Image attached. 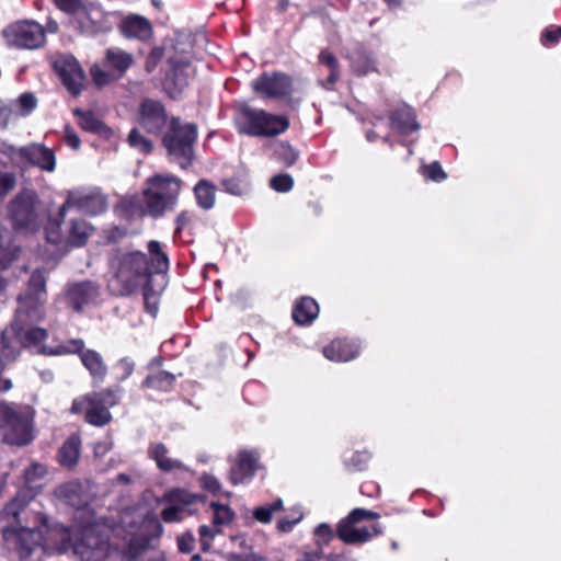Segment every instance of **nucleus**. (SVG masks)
I'll return each instance as SVG.
<instances>
[{"label": "nucleus", "mask_w": 561, "mask_h": 561, "mask_svg": "<svg viewBox=\"0 0 561 561\" xmlns=\"http://www.w3.org/2000/svg\"><path fill=\"white\" fill-rule=\"evenodd\" d=\"M147 251L148 253L139 250L125 251L121 248L111 251L107 259L110 277L106 287L112 296H131L150 282L153 275L168 273L170 260L163 244L150 240Z\"/></svg>", "instance_id": "nucleus-1"}, {"label": "nucleus", "mask_w": 561, "mask_h": 561, "mask_svg": "<svg viewBox=\"0 0 561 561\" xmlns=\"http://www.w3.org/2000/svg\"><path fill=\"white\" fill-rule=\"evenodd\" d=\"M55 496L76 508L75 520L79 523L81 538L73 545V551L82 561H104L108 553L107 540L95 533L94 513L89 508L87 495L79 480L58 485Z\"/></svg>", "instance_id": "nucleus-2"}, {"label": "nucleus", "mask_w": 561, "mask_h": 561, "mask_svg": "<svg viewBox=\"0 0 561 561\" xmlns=\"http://www.w3.org/2000/svg\"><path fill=\"white\" fill-rule=\"evenodd\" d=\"M233 122L238 134L264 138L284 134L290 125L287 116L255 108L244 102L236 106Z\"/></svg>", "instance_id": "nucleus-3"}, {"label": "nucleus", "mask_w": 561, "mask_h": 561, "mask_svg": "<svg viewBox=\"0 0 561 561\" xmlns=\"http://www.w3.org/2000/svg\"><path fill=\"white\" fill-rule=\"evenodd\" d=\"M34 497L35 493L33 489L25 486L19 491L13 501L9 503L3 511V514L12 516L19 524V527L5 529L3 537L8 542L14 545L21 559L30 558L35 547L34 530L21 525L28 519L26 508Z\"/></svg>", "instance_id": "nucleus-4"}, {"label": "nucleus", "mask_w": 561, "mask_h": 561, "mask_svg": "<svg viewBox=\"0 0 561 561\" xmlns=\"http://www.w3.org/2000/svg\"><path fill=\"white\" fill-rule=\"evenodd\" d=\"M183 181L173 174H153L146 180L141 195L147 204L149 217L158 219L174 210Z\"/></svg>", "instance_id": "nucleus-5"}, {"label": "nucleus", "mask_w": 561, "mask_h": 561, "mask_svg": "<svg viewBox=\"0 0 561 561\" xmlns=\"http://www.w3.org/2000/svg\"><path fill=\"white\" fill-rule=\"evenodd\" d=\"M121 392L119 386L92 391L76 398L70 410L76 414L84 412V420L91 425L104 426L112 420L110 409L118 404Z\"/></svg>", "instance_id": "nucleus-6"}, {"label": "nucleus", "mask_w": 561, "mask_h": 561, "mask_svg": "<svg viewBox=\"0 0 561 561\" xmlns=\"http://www.w3.org/2000/svg\"><path fill=\"white\" fill-rule=\"evenodd\" d=\"M66 216H60V208L49 215L44 226V236L48 243L60 248H82L88 243L94 228L82 218L71 219L67 232L62 230Z\"/></svg>", "instance_id": "nucleus-7"}, {"label": "nucleus", "mask_w": 561, "mask_h": 561, "mask_svg": "<svg viewBox=\"0 0 561 561\" xmlns=\"http://www.w3.org/2000/svg\"><path fill=\"white\" fill-rule=\"evenodd\" d=\"M380 514L365 508H354L342 518L335 529L336 537L345 545L358 546L382 534L380 524L363 525L366 520H378Z\"/></svg>", "instance_id": "nucleus-8"}, {"label": "nucleus", "mask_w": 561, "mask_h": 561, "mask_svg": "<svg viewBox=\"0 0 561 561\" xmlns=\"http://www.w3.org/2000/svg\"><path fill=\"white\" fill-rule=\"evenodd\" d=\"M197 139L195 124H181L172 118L169 130L162 138V145L182 169L188 168L194 160V144Z\"/></svg>", "instance_id": "nucleus-9"}, {"label": "nucleus", "mask_w": 561, "mask_h": 561, "mask_svg": "<svg viewBox=\"0 0 561 561\" xmlns=\"http://www.w3.org/2000/svg\"><path fill=\"white\" fill-rule=\"evenodd\" d=\"M162 501L168 505L161 511V519L164 523H178L195 512L193 506L203 502V496L176 488L165 492Z\"/></svg>", "instance_id": "nucleus-10"}, {"label": "nucleus", "mask_w": 561, "mask_h": 561, "mask_svg": "<svg viewBox=\"0 0 561 561\" xmlns=\"http://www.w3.org/2000/svg\"><path fill=\"white\" fill-rule=\"evenodd\" d=\"M60 208V216H66L70 208H76L84 214L96 216L107 208V197L100 190H72L68 191L66 201Z\"/></svg>", "instance_id": "nucleus-11"}, {"label": "nucleus", "mask_w": 561, "mask_h": 561, "mask_svg": "<svg viewBox=\"0 0 561 561\" xmlns=\"http://www.w3.org/2000/svg\"><path fill=\"white\" fill-rule=\"evenodd\" d=\"M255 93L264 99L285 100L294 92L293 78L284 72H263L253 82Z\"/></svg>", "instance_id": "nucleus-12"}, {"label": "nucleus", "mask_w": 561, "mask_h": 561, "mask_svg": "<svg viewBox=\"0 0 561 561\" xmlns=\"http://www.w3.org/2000/svg\"><path fill=\"white\" fill-rule=\"evenodd\" d=\"M51 67L66 90L72 96L80 95L87 78L78 60L71 55H58L51 60Z\"/></svg>", "instance_id": "nucleus-13"}, {"label": "nucleus", "mask_w": 561, "mask_h": 561, "mask_svg": "<svg viewBox=\"0 0 561 561\" xmlns=\"http://www.w3.org/2000/svg\"><path fill=\"white\" fill-rule=\"evenodd\" d=\"M190 66L191 62L187 59L179 57L168 59L162 87L170 98H179L188 85L187 69Z\"/></svg>", "instance_id": "nucleus-14"}, {"label": "nucleus", "mask_w": 561, "mask_h": 561, "mask_svg": "<svg viewBox=\"0 0 561 561\" xmlns=\"http://www.w3.org/2000/svg\"><path fill=\"white\" fill-rule=\"evenodd\" d=\"M168 115L161 101L145 99L138 110V124L148 134L159 135L167 126Z\"/></svg>", "instance_id": "nucleus-15"}, {"label": "nucleus", "mask_w": 561, "mask_h": 561, "mask_svg": "<svg viewBox=\"0 0 561 561\" xmlns=\"http://www.w3.org/2000/svg\"><path fill=\"white\" fill-rule=\"evenodd\" d=\"M99 297L100 286L92 280L70 284L66 291V301L76 312H81L85 306L96 302Z\"/></svg>", "instance_id": "nucleus-16"}, {"label": "nucleus", "mask_w": 561, "mask_h": 561, "mask_svg": "<svg viewBox=\"0 0 561 561\" xmlns=\"http://www.w3.org/2000/svg\"><path fill=\"white\" fill-rule=\"evenodd\" d=\"M117 30L123 37L142 43L150 41L153 36L150 20L134 13L124 15L117 23Z\"/></svg>", "instance_id": "nucleus-17"}, {"label": "nucleus", "mask_w": 561, "mask_h": 561, "mask_svg": "<svg viewBox=\"0 0 561 561\" xmlns=\"http://www.w3.org/2000/svg\"><path fill=\"white\" fill-rule=\"evenodd\" d=\"M2 36L11 47L33 49L35 47V23L23 20L8 25Z\"/></svg>", "instance_id": "nucleus-18"}, {"label": "nucleus", "mask_w": 561, "mask_h": 561, "mask_svg": "<svg viewBox=\"0 0 561 561\" xmlns=\"http://www.w3.org/2000/svg\"><path fill=\"white\" fill-rule=\"evenodd\" d=\"M360 348V343L357 339L343 336L335 337L323 346L322 354L329 360L345 363L358 357Z\"/></svg>", "instance_id": "nucleus-19"}, {"label": "nucleus", "mask_w": 561, "mask_h": 561, "mask_svg": "<svg viewBox=\"0 0 561 561\" xmlns=\"http://www.w3.org/2000/svg\"><path fill=\"white\" fill-rule=\"evenodd\" d=\"M32 192L21 193L9 204V216L15 229L28 227L35 218Z\"/></svg>", "instance_id": "nucleus-20"}, {"label": "nucleus", "mask_w": 561, "mask_h": 561, "mask_svg": "<svg viewBox=\"0 0 561 561\" xmlns=\"http://www.w3.org/2000/svg\"><path fill=\"white\" fill-rule=\"evenodd\" d=\"M347 59L353 73L358 77L378 72L374 51L364 43H356L347 54Z\"/></svg>", "instance_id": "nucleus-21"}, {"label": "nucleus", "mask_w": 561, "mask_h": 561, "mask_svg": "<svg viewBox=\"0 0 561 561\" xmlns=\"http://www.w3.org/2000/svg\"><path fill=\"white\" fill-rule=\"evenodd\" d=\"M259 468V457L255 453L249 450L240 451L230 471L232 484H240L251 480Z\"/></svg>", "instance_id": "nucleus-22"}, {"label": "nucleus", "mask_w": 561, "mask_h": 561, "mask_svg": "<svg viewBox=\"0 0 561 561\" xmlns=\"http://www.w3.org/2000/svg\"><path fill=\"white\" fill-rule=\"evenodd\" d=\"M114 213L118 218L127 221L149 216L144 197L136 194L122 197L114 206Z\"/></svg>", "instance_id": "nucleus-23"}, {"label": "nucleus", "mask_w": 561, "mask_h": 561, "mask_svg": "<svg viewBox=\"0 0 561 561\" xmlns=\"http://www.w3.org/2000/svg\"><path fill=\"white\" fill-rule=\"evenodd\" d=\"M72 114L78 118L79 127L88 133L95 134L105 140L114 136V131L90 110L75 108Z\"/></svg>", "instance_id": "nucleus-24"}, {"label": "nucleus", "mask_w": 561, "mask_h": 561, "mask_svg": "<svg viewBox=\"0 0 561 561\" xmlns=\"http://www.w3.org/2000/svg\"><path fill=\"white\" fill-rule=\"evenodd\" d=\"M133 64V55L118 47L107 48L103 58V67L111 70L118 80L126 75Z\"/></svg>", "instance_id": "nucleus-25"}, {"label": "nucleus", "mask_w": 561, "mask_h": 561, "mask_svg": "<svg viewBox=\"0 0 561 561\" xmlns=\"http://www.w3.org/2000/svg\"><path fill=\"white\" fill-rule=\"evenodd\" d=\"M390 129L394 133L408 136L420 128L413 108L403 106L396 108L389 115Z\"/></svg>", "instance_id": "nucleus-26"}, {"label": "nucleus", "mask_w": 561, "mask_h": 561, "mask_svg": "<svg viewBox=\"0 0 561 561\" xmlns=\"http://www.w3.org/2000/svg\"><path fill=\"white\" fill-rule=\"evenodd\" d=\"M197 215L192 210H182L174 219L173 241L181 244H191L194 241Z\"/></svg>", "instance_id": "nucleus-27"}, {"label": "nucleus", "mask_w": 561, "mask_h": 561, "mask_svg": "<svg viewBox=\"0 0 561 561\" xmlns=\"http://www.w3.org/2000/svg\"><path fill=\"white\" fill-rule=\"evenodd\" d=\"M80 360L89 371L93 386L98 387L105 381L108 369L99 352L89 348L82 354Z\"/></svg>", "instance_id": "nucleus-28"}, {"label": "nucleus", "mask_w": 561, "mask_h": 561, "mask_svg": "<svg viewBox=\"0 0 561 561\" xmlns=\"http://www.w3.org/2000/svg\"><path fill=\"white\" fill-rule=\"evenodd\" d=\"M319 314V305L309 296H302L294 302L291 317L299 325H309Z\"/></svg>", "instance_id": "nucleus-29"}, {"label": "nucleus", "mask_w": 561, "mask_h": 561, "mask_svg": "<svg viewBox=\"0 0 561 561\" xmlns=\"http://www.w3.org/2000/svg\"><path fill=\"white\" fill-rule=\"evenodd\" d=\"M148 457L153 460L159 470L172 472L183 469V463L168 456L169 449L163 443H150L148 446Z\"/></svg>", "instance_id": "nucleus-30"}, {"label": "nucleus", "mask_w": 561, "mask_h": 561, "mask_svg": "<svg viewBox=\"0 0 561 561\" xmlns=\"http://www.w3.org/2000/svg\"><path fill=\"white\" fill-rule=\"evenodd\" d=\"M176 376L165 370H154L141 381V389L156 392H171L174 390Z\"/></svg>", "instance_id": "nucleus-31"}, {"label": "nucleus", "mask_w": 561, "mask_h": 561, "mask_svg": "<svg viewBox=\"0 0 561 561\" xmlns=\"http://www.w3.org/2000/svg\"><path fill=\"white\" fill-rule=\"evenodd\" d=\"M12 426L13 428H19L22 432L21 437L12 439V443L16 445H25L31 442L32 433L28 425L25 422H22L18 419L15 413L12 411L10 407L5 403H0V427L3 426Z\"/></svg>", "instance_id": "nucleus-32"}, {"label": "nucleus", "mask_w": 561, "mask_h": 561, "mask_svg": "<svg viewBox=\"0 0 561 561\" xmlns=\"http://www.w3.org/2000/svg\"><path fill=\"white\" fill-rule=\"evenodd\" d=\"M81 442L78 436L67 438L58 450V462L61 467L72 469L80 458Z\"/></svg>", "instance_id": "nucleus-33"}, {"label": "nucleus", "mask_w": 561, "mask_h": 561, "mask_svg": "<svg viewBox=\"0 0 561 561\" xmlns=\"http://www.w3.org/2000/svg\"><path fill=\"white\" fill-rule=\"evenodd\" d=\"M20 251L11 233L0 225V271L7 270L19 257Z\"/></svg>", "instance_id": "nucleus-34"}, {"label": "nucleus", "mask_w": 561, "mask_h": 561, "mask_svg": "<svg viewBox=\"0 0 561 561\" xmlns=\"http://www.w3.org/2000/svg\"><path fill=\"white\" fill-rule=\"evenodd\" d=\"M318 61L319 65L325 67L329 71V76L322 82V85L325 89L331 90L341 77L339 60L331 50L324 48L319 53Z\"/></svg>", "instance_id": "nucleus-35"}, {"label": "nucleus", "mask_w": 561, "mask_h": 561, "mask_svg": "<svg viewBox=\"0 0 561 561\" xmlns=\"http://www.w3.org/2000/svg\"><path fill=\"white\" fill-rule=\"evenodd\" d=\"M30 314L27 310L18 309L15 320L11 325V330L16 334L19 341L24 345H31L34 342V329L28 327L27 319Z\"/></svg>", "instance_id": "nucleus-36"}, {"label": "nucleus", "mask_w": 561, "mask_h": 561, "mask_svg": "<svg viewBox=\"0 0 561 561\" xmlns=\"http://www.w3.org/2000/svg\"><path fill=\"white\" fill-rule=\"evenodd\" d=\"M194 196L197 205L208 210L215 205V196H216V186L208 180L202 179L199 180L194 188Z\"/></svg>", "instance_id": "nucleus-37"}, {"label": "nucleus", "mask_w": 561, "mask_h": 561, "mask_svg": "<svg viewBox=\"0 0 561 561\" xmlns=\"http://www.w3.org/2000/svg\"><path fill=\"white\" fill-rule=\"evenodd\" d=\"M273 159L285 168L293 167L299 159V151L288 141H279L273 148Z\"/></svg>", "instance_id": "nucleus-38"}, {"label": "nucleus", "mask_w": 561, "mask_h": 561, "mask_svg": "<svg viewBox=\"0 0 561 561\" xmlns=\"http://www.w3.org/2000/svg\"><path fill=\"white\" fill-rule=\"evenodd\" d=\"M371 453L367 449L356 450L353 455L344 460L345 469L351 472H363L368 469V465L371 460Z\"/></svg>", "instance_id": "nucleus-39"}, {"label": "nucleus", "mask_w": 561, "mask_h": 561, "mask_svg": "<svg viewBox=\"0 0 561 561\" xmlns=\"http://www.w3.org/2000/svg\"><path fill=\"white\" fill-rule=\"evenodd\" d=\"M89 348H85L84 341L82 339H69L61 344L57 345L54 350L49 351L47 354L50 355H78L80 358L84 352Z\"/></svg>", "instance_id": "nucleus-40"}, {"label": "nucleus", "mask_w": 561, "mask_h": 561, "mask_svg": "<svg viewBox=\"0 0 561 561\" xmlns=\"http://www.w3.org/2000/svg\"><path fill=\"white\" fill-rule=\"evenodd\" d=\"M539 43L547 49L557 47L561 43V25L549 24L543 27L539 35Z\"/></svg>", "instance_id": "nucleus-41"}, {"label": "nucleus", "mask_w": 561, "mask_h": 561, "mask_svg": "<svg viewBox=\"0 0 561 561\" xmlns=\"http://www.w3.org/2000/svg\"><path fill=\"white\" fill-rule=\"evenodd\" d=\"M152 279L140 287L144 297L145 310L151 316H156L159 307L160 293L152 288Z\"/></svg>", "instance_id": "nucleus-42"}, {"label": "nucleus", "mask_w": 561, "mask_h": 561, "mask_svg": "<svg viewBox=\"0 0 561 561\" xmlns=\"http://www.w3.org/2000/svg\"><path fill=\"white\" fill-rule=\"evenodd\" d=\"M213 524L215 527L228 525L234 517L233 511L228 506L219 503H211Z\"/></svg>", "instance_id": "nucleus-43"}, {"label": "nucleus", "mask_w": 561, "mask_h": 561, "mask_svg": "<svg viewBox=\"0 0 561 561\" xmlns=\"http://www.w3.org/2000/svg\"><path fill=\"white\" fill-rule=\"evenodd\" d=\"M56 167V157L54 150L37 145V168L47 171L53 172Z\"/></svg>", "instance_id": "nucleus-44"}, {"label": "nucleus", "mask_w": 561, "mask_h": 561, "mask_svg": "<svg viewBox=\"0 0 561 561\" xmlns=\"http://www.w3.org/2000/svg\"><path fill=\"white\" fill-rule=\"evenodd\" d=\"M237 348L245 355V364H248L255 357L259 351V344L249 333H243L237 340Z\"/></svg>", "instance_id": "nucleus-45"}, {"label": "nucleus", "mask_w": 561, "mask_h": 561, "mask_svg": "<svg viewBox=\"0 0 561 561\" xmlns=\"http://www.w3.org/2000/svg\"><path fill=\"white\" fill-rule=\"evenodd\" d=\"M90 75L93 83L98 87H104L113 81L118 80L111 70H107L105 68L103 69L99 65H93L90 68Z\"/></svg>", "instance_id": "nucleus-46"}, {"label": "nucleus", "mask_w": 561, "mask_h": 561, "mask_svg": "<svg viewBox=\"0 0 561 561\" xmlns=\"http://www.w3.org/2000/svg\"><path fill=\"white\" fill-rule=\"evenodd\" d=\"M128 144L130 147L138 149L142 153L152 151V142L147 139L137 128H133L128 135Z\"/></svg>", "instance_id": "nucleus-47"}, {"label": "nucleus", "mask_w": 561, "mask_h": 561, "mask_svg": "<svg viewBox=\"0 0 561 561\" xmlns=\"http://www.w3.org/2000/svg\"><path fill=\"white\" fill-rule=\"evenodd\" d=\"M282 508V501L278 499L275 502L254 508L253 517L261 523H270L275 512Z\"/></svg>", "instance_id": "nucleus-48"}, {"label": "nucleus", "mask_w": 561, "mask_h": 561, "mask_svg": "<svg viewBox=\"0 0 561 561\" xmlns=\"http://www.w3.org/2000/svg\"><path fill=\"white\" fill-rule=\"evenodd\" d=\"M421 174L430 181L442 182L447 178L446 172L443 170L438 161H434L430 164H423L421 167Z\"/></svg>", "instance_id": "nucleus-49"}, {"label": "nucleus", "mask_w": 561, "mask_h": 561, "mask_svg": "<svg viewBox=\"0 0 561 561\" xmlns=\"http://www.w3.org/2000/svg\"><path fill=\"white\" fill-rule=\"evenodd\" d=\"M270 187L278 193H287L294 187V179L288 173H279L271 178Z\"/></svg>", "instance_id": "nucleus-50"}, {"label": "nucleus", "mask_w": 561, "mask_h": 561, "mask_svg": "<svg viewBox=\"0 0 561 561\" xmlns=\"http://www.w3.org/2000/svg\"><path fill=\"white\" fill-rule=\"evenodd\" d=\"M127 236V229L121 226H111L102 231V239L105 244H115Z\"/></svg>", "instance_id": "nucleus-51"}, {"label": "nucleus", "mask_w": 561, "mask_h": 561, "mask_svg": "<svg viewBox=\"0 0 561 561\" xmlns=\"http://www.w3.org/2000/svg\"><path fill=\"white\" fill-rule=\"evenodd\" d=\"M53 2L57 9L71 15L80 13L85 9L82 0H53Z\"/></svg>", "instance_id": "nucleus-52"}, {"label": "nucleus", "mask_w": 561, "mask_h": 561, "mask_svg": "<svg viewBox=\"0 0 561 561\" xmlns=\"http://www.w3.org/2000/svg\"><path fill=\"white\" fill-rule=\"evenodd\" d=\"M220 184L225 192L237 196H241L247 188L245 183L239 176L224 179Z\"/></svg>", "instance_id": "nucleus-53"}, {"label": "nucleus", "mask_w": 561, "mask_h": 561, "mask_svg": "<svg viewBox=\"0 0 561 561\" xmlns=\"http://www.w3.org/2000/svg\"><path fill=\"white\" fill-rule=\"evenodd\" d=\"M314 537L317 546L322 548L331 542L334 537V531L330 525L323 523L316 527Z\"/></svg>", "instance_id": "nucleus-54"}, {"label": "nucleus", "mask_w": 561, "mask_h": 561, "mask_svg": "<svg viewBox=\"0 0 561 561\" xmlns=\"http://www.w3.org/2000/svg\"><path fill=\"white\" fill-rule=\"evenodd\" d=\"M164 57V48L161 46H154L150 53L148 54L145 61V70L148 73H151L156 70L158 65L162 61Z\"/></svg>", "instance_id": "nucleus-55"}, {"label": "nucleus", "mask_w": 561, "mask_h": 561, "mask_svg": "<svg viewBox=\"0 0 561 561\" xmlns=\"http://www.w3.org/2000/svg\"><path fill=\"white\" fill-rule=\"evenodd\" d=\"M176 542L179 551L190 553L194 549L195 538L192 533L186 531L178 537Z\"/></svg>", "instance_id": "nucleus-56"}, {"label": "nucleus", "mask_w": 561, "mask_h": 561, "mask_svg": "<svg viewBox=\"0 0 561 561\" xmlns=\"http://www.w3.org/2000/svg\"><path fill=\"white\" fill-rule=\"evenodd\" d=\"M64 140L67 146H69L70 148H72L75 150L80 148L81 140H80L79 136L77 135L76 130L73 129V127L69 124H67L64 127Z\"/></svg>", "instance_id": "nucleus-57"}, {"label": "nucleus", "mask_w": 561, "mask_h": 561, "mask_svg": "<svg viewBox=\"0 0 561 561\" xmlns=\"http://www.w3.org/2000/svg\"><path fill=\"white\" fill-rule=\"evenodd\" d=\"M359 492L364 496L375 499L380 495V485L374 480H367L360 484Z\"/></svg>", "instance_id": "nucleus-58"}, {"label": "nucleus", "mask_w": 561, "mask_h": 561, "mask_svg": "<svg viewBox=\"0 0 561 561\" xmlns=\"http://www.w3.org/2000/svg\"><path fill=\"white\" fill-rule=\"evenodd\" d=\"M199 533V540L203 550H207L210 546L211 540L214 539L215 535L219 533V530H214L213 528L202 525L198 529Z\"/></svg>", "instance_id": "nucleus-59"}, {"label": "nucleus", "mask_w": 561, "mask_h": 561, "mask_svg": "<svg viewBox=\"0 0 561 561\" xmlns=\"http://www.w3.org/2000/svg\"><path fill=\"white\" fill-rule=\"evenodd\" d=\"M255 392H262V387L256 381H249L244 385L242 390V396L245 401H248L250 404H256L259 400L252 399V396Z\"/></svg>", "instance_id": "nucleus-60"}, {"label": "nucleus", "mask_w": 561, "mask_h": 561, "mask_svg": "<svg viewBox=\"0 0 561 561\" xmlns=\"http://www.w3.org/2000/svg\"><path fill=\"white\" fill-rule=\"evenodd\" d=\"M34 95L32 93H24L18 100V105L20 106L21 114H26L32 111L34 107Z\"/></svg>", "instance_id": "nucleus-61"}, {"label": "nucleus", "mask_w": 561, "mask_h": 561, "mask_svg": "<svg viewBox=\"0 0 561 561\" xmlns=\"http://www.w3.org/2000/svg\"><path fill=\"white\" fill-rule=\"evenodd\" d=\"M34 149L32 147L20 148L15 153L14 158L26 165H33Z\"/></svg>", "instance_id": "nucleus-62"}, {"label": "nucleus", "mask_w": 561, "mask_h": 561, "mask_svg": "<svg viewBox=\"0 0 561 561\" xmlns=\"http://www.w3.org/2000/svg\"><path fill=\"white\" fill-rule=\"evenodd\" d=\"M15 185V179L10 173L0 174V196L5 195Z\"/></svg>", "instance_id": "nucleus-63"}, {"label": "nucleus", "mask_w": 561, "mask_h": 561, "mask_svg": "<svg viewBox=\"0 0 561 561\" xmlns=\"http://www.w3.org/2000/svg\"><path fill=\"white\" fill-rule=\"evenodd\" d=\"M302 515H299L293 519H288L287 517H282L277 522V529L282 533H289L294 526L300 522Z\"/></svg>", "instance_id": "nucleus-64"}]
</instances>
